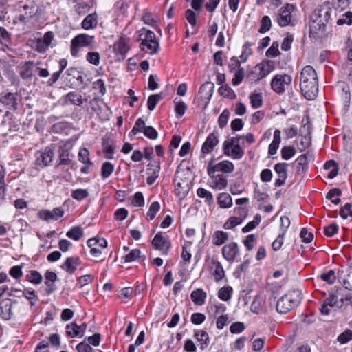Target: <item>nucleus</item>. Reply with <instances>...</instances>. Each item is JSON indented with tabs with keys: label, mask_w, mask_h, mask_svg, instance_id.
I'll return each mask as SVG.
<instances>
[{
	"label": "nucleus",
	"mask_w": 352,
	"mask_h": 352,
	"mask_svg": "<svg viewBox=\"0 0 352 352\" xmlns=\"http://www.w3.org/2000/svg\"><path fill=\"white\" fill-rule=\"evenodd\" d=\"M300 87L304 97L309 100L318 95V76L315 69L310 65L305 66L301 71Z\"/></svg>",
	"instance_id": "1"
},
{
	"label": "nucleus",
	"mask_w": 352,
	"mask_h": 352,
	"mask_svg": "<svg viewBox=\"0 0 352 352\" xmlns=\"http://www.w3.org/2000/svg\"><path fill=\"white\" fill-rule=\"evenodd\" d=\"M335 12L329 3H324L316 8L310 23V32L315 34L324 32L326 26Z\"/></svg>",
	"instance_id": "2"
},
{
	"label": "nucleus",
	"mask_w": 352,
	"mask_h": 352,
	"mask_svg": "<svg viewBox=\"0 0 352 352\" xmlns=\"http://www.w3.org/2000/svg\"><path fill=\"white\" fill-rule=\"evenodd\" d=\"M302 299V293L298 289L288 292L276 302V311L285 314L296 307Z\"/></svg>",
	"instance_id": "3"
},
{
	"label": "nucleus",
	"mask_w": 352,
	"mask_h": 352,
	"mask_svg": "<svg viewBox=\"0 0 352 352\" xmlns=\"http://www.w3.org/2000/svg\"><path fill=\"white\" fill-rule=\"evenodd\" d=\"M139 40L141 41L142 50L150 54H156L160 49V43L156 40L155 33L146 28H142L139 32Z\"/></svg>",
	"instance_id": "4"
},
{
	"label": "nucleus",
	"mask_w": 352,
	"mask_h": 352,
	"mask_svg": "<svg viewBox=\"0 0 352 352\" xmlns=\"http://www.w3.org/2000/svg\"><path fill=\"white\" fill-rule=\"evenodd\" d=\"M95 43L94 36L87 34H79L71 41V54L76 57L79 53V48L92 45Z\"/></svg>",
	"instance_id": "5"
},
{
	"label": "nucleus",
	"mask_w": 352,
	"mask_h": 352,
	"mask_svg": "<svg viewBox=\"0 0 352 352\" xmlns=\"http://www.w3.org/2000/svg\"><path fill=\"white\" fill-rule=\"evenodd\" d=\"M23 308L18 302L10 299L3 300L0 302V316L6 320H9L14 317V310H21Z\"/></svg>",
	"instance_id": "6"
},
{
	"label": "nucleus",
	"mask_w": 352,
	"mask_h": 352,
	"mask_svg": "<svg viewBox=\"0 0 352 352\" xmlns=\"http://www.w3.org/2000/svg\"><path fill=\"white\" fill-rule=\"evenodd\" d=\"M73 148V143L72 140H69L64 143V144L60 146L58 150V158L59 162L57 164V167L60 166H71L73 168L74 163H72V157L73 155L71 151Z\"/></svg>",
	"instance_id": "7"
},
{
	"label": "nucleus",
	"mask_w": 352,
	"mask_h": 352,
	"mask_svg": "<svg viewBox=\"0 0 352 352\" xmlns=\"http://www.w3.org/2000/svg\"><path fill=\"white\" fill-rule=\"evenodd\" d=\"M273 70V66L268 62H262L257 64L248 74V78L254 81H258L267 75Z\"/></svg>",
	"instance_id": "8"
},
{
	"label": "nucleus",
	"mask_w": 352,
	"mask_h": 352,
	"mask_svg": "<svg viewBox=\"0 0 352 352\" xmlns=\"http://www.w3.org/2000/svg\"><path fill=\"white\" fill-rule=\"evenodd\" d=\"M54 153L50 147L38 151L35 153V165L37 168H43L48 166L53 160Z\"/></svg>",
	"instance_id": "9"
},
{
	"label": "nucleus",
	"mask_w": 352,
	"mask_h": 352,
	"mask_svg": "<svg viewBox=\"0 0 352 352\" xmlns=\"http://www.w3.org/2000/svg\"><path fill=\"white\" fill-rule=\"evenodd\" d=\"M151 243L155 250L161 252L162 255H167L171 247V243L168 236L162 232H158L155 234Z\"/></svg>",
	"instance_id": "10"
},
{
	"label": "nucleus",
	"mask_w": 352,
	"mask_h": 352,
	"mask_svg": "<svg viewBox=\"0 0 352 352\" xmlns=\"http://www.w3.org/2000/svg\"><path fill=\"white\" fill-rule=\"evenodd\" d=\"M292 82V77L287 74L276 75L271 81L272 89L278 94L285 91V86Z\"/></svg>",
	"instance_id": "11"
},
{
	"label": "nucleus",
	"mask_w": 352,
	"mask_h": 352,
	"mask_svg": "<svg viewBox=\"0 0 352 352\" xmlns=\"http://www.w3.org/2000/svg\"><path fill=\"white\" fill-rule=\"evenodd\" d=\"M294 7L292 4L287 3L279 10L277 16V23L281 27L289 25L292 21V13Z\"/></svg>",
	"instance_id": "12"
},
{
	"label": "nucleus",
	"mask_w": 352,
	"mask_h": 352,
	"mask_svg": "<svg viewBox=\"0 0 352 352\" xmlns=\"http://www.w3.org/2000/svg\"><path fill=\"white\" fill-rule=\"evenodd\" d=\"M174 184L175 191L177 196L179 197V199L184 198L190 189L189 182L180 178L178 173L177 172L174 178Z\"/></svg>",
	"instance_id": "13"
},
{
	"label": "nucleus",
	"mask_w": 352,
	"mask_h": 352,
	"mask_svg": "<svg viewBox=\"0 0 352 352\" xmlns=\"http://www.w3.org/2000/svg\"><path fill=\"white\" fill-rule=\"evenodd\" d=\"M208 174L210 177V186L215 190H223L228 185V181L223 175H215V172L208 169Z\"/></svg>",
	"instance_id": "14"
},
{
	"label": "nucleus",
	"mask_w": 352,
	"mask_h": 352,
	"mask_svg": "<svg viewBox=\"0 0 352 352\" xmlns=\"http://www.w3.org/2000/svg\"><path fill=\"white\" fill-rule=\"evenodd\" d=\"M219 135L217 132H212L208 135L201 146V152L204 154H209L213 151L219 144Z\"/></svg>",
	"instance_id": "15"
},
{
	"label": "nucleus",
	"mask_w": 352,
	"mask_h": 352,
	"mask_svg": "<svg viewBox=\"0 0 352 352\" xmlns=\"http://www.w3.org/2000/svg\"><path fill=\"white\" fill-rule=\"evenodd\" d=\"M208 169L213 170L214 172H222L224 173H231L234 170V164L228 161L223 160L214 165H212V160H211L208 165Z\"/></svg>",
	"instance_id": "16"
},
{
	"label": "nucleus",
	"mask_w": 352,
	"mask_h": 352,
	"mask_svg": "<svg viewBox=\"0 0 352 352\" xmlns=\"http://www.w3.org/2000/svg\"><path fill=\"white\" fill-rule=\"evenodd\" d=\"M239 252L238 244L231 242L225 245L222 248L223 257L229 262H232Z\"/></svg>",
	"instance_id": "17"
},
{
	"label": "nucleus",
	"mask_w": 352,
	"mask_h": 352,
	"mask_svg": "<svg viewBox=\"0 0 352 352\" xmlns=\"http://www.w3.org/2000/svg\"><path fill=\"white\" fill-rule=\"evenodd\" d=\"M81 264V260L78 256H72L66 258L65 261L60 265L63 270L69 274H72Z\"/></svg>",
	"instance_id": "18"
},
{
	"label": "nucleus",
	"mask_w": 352,
	"mask_h": 352,
	"mask_svg": "<svg viewBox=\"0 0 352 352\" xmlns=\"http://www.w3.org/2000/svg\"><path fill=\"white\" fill-rule=\"evenodd\" d=\"M147 174L148 177L146 182L148 185H152L155 183L157 178L159 177L160 172V163L159 161H154L153 163H149L147 165Z\"/></svg>",
	"instance_id": "19"
},
{
	"label": "nucleus",
	"mask_w": 352,
	"mask_h": 352,
	"mask_svg": "<svg viewBox=\"0 0 352 352\" xmlns=\"http://www.w3.org/2000/svg\"><path fill=\"white\" fill-rule=\"evenodd\" d=\"M17 97V93L8 92L0 97V102L10 110H16L18 108Z\"/></svg>",
	"instance_id": "20"
},
{
	"label": "nucleus",
	"mask_w": 352,
	"mask_h": 352,
	"mask_svg": "<svg viewBox=\"0 0 352 352\" xmlns=\"http://www.w3.org/2000/svg\"><path fill=\"white\" fill-rule=\"evenodd\" d=\"M98 23V15L96 12L88 14L82 20L81 26L84 30H89L94 29Z\"/></svg>",
	"instance_id": "21"
},
{
	"label": "nucleus",
	"mask_w": 352,
	"mask_h": 352,
	"mask_svg": "<svg viewBox=\"0 0 352 352\" xmlns=\"http://www.w3.org/2000/svg\"><path fill=\"white\" fill-rule=\"evenodd\" d=\"M307 154L300 155L294 162V166L298 175H302L305 173L307 168Z\"/></svg>",
	"instance_id": "22"
},
{
	"label": "nucleus",
	"mask_w": 352,
	"mask_h": 352,
	"mask_svg": "<svg viewBox=\"0 0 352 352\" xmlns=\"http://www.w3.org/2000/svg\"><path fill=\"white\" fill-rule=\"evenodd\" d=\"M214 90V85L211 82H204L199 88V93L203 100L208 102L210 100Z\"/></svg>",
	"instance_id": "23"
},
{
	"label": "nucleus",
	"mask_w": 352,
	"mask_h": 352,
	"mask_svg": "<svg viewBox=\"0 0 352 352\" xmlns=\"http://www.w3.org/2000/svg\"><path fill=\"white\" fill-rule=\"evenodd\" d=\"M65 329L67 336L70 338L82 337L85 334V330L82 329V326L78 325L74 322L67 324Z\"/></svg>",
	"instance_id": "24"
},
{
	"label": "nucleus",
	"mask_w": 352,
	"mask_h": 352,
	"mask_svg": "<svg viewBox=\"0 0 352 352\" xmlns=\"http://www.w3.org/2000/svg\"><path fill=\"white\" fill-rule=\"evenodd\" d=\"M212 268L214 269L212 275L215 281L219 282L225 276V271L221 263L216 259L212 258L211 261Z\"/></svg>",
	"instance_id": "25"
},
{
	"label": "nucleus",
	"mask_w": 352,
	"mask_h": 352,
	"mask_svg": "<svg viewBox=\"0 0 352 352\" xmlns=\"http://www.w3.org/2000/svg\"><path fill=\"white\" fill-rule=\"evenodd\" d=\"M194 337L199 342L201 349L204 350L208 346L209 336L206 331H204V330L195 331Z\"/></svg>",
	"instance_id": "26"
},
{
	"label": "nucleus",
	"mask_w": 352,
	"mask_h": 352,
	"mask_svg": "<svg viewBox=\"0 0 352 352\" xmlns=\"http://www.w3.org/2000/svg\"><path fill=\"white\" fill-rule=\"evenodd\" d=\"M83 103L82 96L76 92H69L65 97L64 104H72L74 105L80 106Z\"/></svg>",
	"instance_id": "27"
},
{
	"label": "nucleus",
	"mask_w": 352,
	"mask_h": 352,
	"mask_svg": "<svg viewBox=\"0 0 352 352\" xmlns=\"http://www.w3.org/2000/svg\"><path fill=\"white\" fill-rule=\"evenodd\" d=\"M190 297L195 305H202L205 302L207 294L202 289H197L191 292Z\"/></svg>",
	"instance_id": "28"
},
{
	"label": "nucleus",
	"mask_w": 352,
	"mask_h": 352,
	"mask_svg": "<svg viewBox=\"0 0 352 352\" xmlns=\"http://www.w3.org/2000/svg\"><path fill=\"white\" fill-rule=\"evenodd\" d=\"M228 239V234L223 231H215L212 236V242L214 245H221Z\"/></svg>",
	"instance_id": "29"
},
{
	"label": "nucleus",
	"mask_w": 352,
	"mask_h": 352,
	"mask_svg": "<svg viewBox=\"0 0 352 352\" xmlns=\"http://www.w3.org/2000/svg\"><path fill=\"white\" fill-rule=\"evenodd\" d=\"M217 204L221 208H228L232 206V199L228 193L222 192L217 197Z\"/></svg>",
	"instance_id": "30"
},
{
	"label": "nucleus",
	"mask_w": 352,
	"mask_h": 352,
	"mask_svg": "<svg viewBox=\"0 0 352 352\" xmlns=\"http://www.w3.org/2000/svg\"><path fill=\"white\" fill-rule=\"evenodd\" d=\"M129 50V47L124 39H120L114 44V51L117 54H120L122 58Z\"/></svg>",
	"instance_id": "31"
},
{
	"label": "nucleus",
	"mask_w": 352,
	"mask_h": 352,
	"mask_svg": "<svg viewBox=\"0 0 352 352\" xmlns=\"http://www.w3.org/2000/svg\"><path fill=\"white\" fill-rule=\"evenodd\" d=\"M229 154H225L227 156H230L234 160H240L244 155V151L239 146L236 144L235 146H231L229 147Z\"/></svg>",
	"instance_id": "32"
},
{
	"label": "nucleus",
	"mask_w": 352,
	"mask_h": 352,
	"mask_svg": "<svg viewBox=\"0 0 352 352\" xmlns=\"http://www.w3.org/2000/svg\"><path fill=\"white\" fill-rule=\"evenodd\" d=\"M340 292L338 291H337L336 293H332L329 295V297L324 300V302L328 304L330 307H333L334 306L342 307V305H340Z\"/></svg>",
	"instance_id": "33"
},
{
	"label": "nucleus",
	"mask_w": 352,
	"mask_h": 352,
	"mask_svg": "<svg viewBox=\"0 0 352 352\" xmlns=\"http://www.w3.org/2000/svg\"><path fill=\"white\" fill-rule=\"evenodd\" d=\"M84 232L80 226H75L71 228L67 233L66 236L74 241H78L83 236Z\"/></svg>",
	"instance_id": "34"
},
{
	"label": "nucleus",
	"mask_w": 352,
	"mask_h": 352,
	"mask_svg": "<svg viewBox=\"0 0 352 352\" xmlns=\"http://www.w3.org/2000/svg\"><path fill=\"white\" fill-rule=\"evenodd\" d=\"M32 61L26 62L24 65L22 66L20 71V76L23 79L30 78L32 76Z\"/></svg>",
	"instance_id": "35"
},
{
	"label": "nucleus",
	"mask_w": 352,
	"mask_h": 352,
	"mask_svg": "<svg viewBox=\"0 0 352 352\" xmlns=\"http://www.w3.org/2000/svg\"><path fill=\"white\" fill-rule=\"evenodd\" d=\"M87 244L89 247L96 246L102 249L107 247V241L106 239L98 236L88 239Z\"/></svg>",
	"instance_id": "36"
},
{
	"label": "nucleus",
	"mask_w": 352,
	"mask_h": 352,
	"mask_svg": "<svg viewBox=\"0 0 352 352\" xmlns=\"http://www.w3.org/2000/svg\"><path fill=\"white\" fill-rule=\"evenodd\" d=\"M342 195V191L339 188H333L330 190L327 194V199H331V202L336 205L339 204L341 202V199L339 197Z\"/></svg>",
	"instance_id": "37"
},
{
	"label": "nucleus",
	"mask_w": 352,
	"mask_h": 352,
	"mask_svg": "<svg viewBox=\"0 0 352 352\" xmlns=\"http://www.w3.org/2000/svg\"><path fill=\"white\" fill-rule=\"evenodd\" d=\"M78 158L80 162L89 166H93V162L89 159V151L87 148H80L78 152Z\"/></svg>",
	"instance_id": "38"
},
{
	"label": "nucleus",
	"mask_w": 352,
	"mask_h": 352,
	"mask_svg": "<svg viewBox=\"0 0 352 352\" xmlns=\"http://www.w3.org/2000/svg\"><path fill=\"white\" fill-rule=\"evenodd\" d=\"M250 104L254 109H258L263 104V98L260 93H252L249 96Z\"/></svg>",
	"instance_id": "39"
},
{
	"label": "nucleus",
	"mask_w": 352,
	"mask_h": 352,
	"mask_svg": "<svg viewBox=\"0 0 352 352\" xmlns=\"http://www.w3.org/2000/svg\"><path fill=\"white\" fill-rule=\"evenodd\" d=\"M261 216L259 214H256L254 219L250 222H248L243 228L242 232L248 233L254 229L261 222Z\"/></svg>",
	"instance_id": "40"
},
{
	"label": "nucleus",
	"mask_w": 352,
	"mask_h": 352,
	"mask_svg": "<svg viewBox=\"0 0 352 352\" xmlns=\"http://www.w3.org/2000/svg\"><path fill=\"white\" fill-rule=\"evenodd\" d=\"M232 293V288L230 286H225L219 290L218 297L223 301H228L231 298Z\"/></svg>",
	"instance_id": "41"
},
{
	"label": "nucleus",
	"mask_w": 352,
	"mask_h": 352,
	"mask_svg": "<svg viewBox=\"0 0 352 352\" xmlns=\"http://www.w3.org/2000/svg\"><path fill=\"white\" fill-rule=\"evenodd\" d=\"M114 166L109 162H105L102 164L101 168V177L103 179L108 178L113 172Z\"/></svg>",
	"instance_id": "42"
},
{
	"label": "nucleus",
	"mask_w": 352,
	"mask_h": 352,
	"mask_svg": "<svg viewBox=\"0 0 352 352\" xmlns=\"http://www.w3.org/2000/svg\"><path fill=\"white\" fill-rule=\"evenodd\" d=\"M197 195L201 198L206 199V201L209 204H212L214 201L212 193L203 188H199L197 190Z\"/></svg>",
	"instance_id": "43"
},
{
	"label": "nucleus",
	"mask_w": 352,
	"mask_h": 352,
	"mask_svg": "<svg viewBox=\"0 0 352 352\" xmlns=\"http://www.w3.org/2000/svg\"><path fill=\"white\" fill-rule=\"evenodd\" d=\"M243 138V136L236 135L235 137L231 138L230 141H225L223 144V148L225 154H229V147L231 146H235L236 144H239V140Z\"/></svg>",
	"instance_id": "44"
},
{
	"label": "nucleus",
	"mask_w": 352,
	"mask_h": 352,
	"mask_svg": "<svg viewBox=\"0 0 352 352\" xmlns=\"http://www.w3.org/2000/svg\"><path fill=\"white\" fill-rule=\"evenodd\" d=\"M89 196V192L86 189H76L72 192L71 197L77 200L82 201V199H86Z\"/></svg>",
	"instance_id": "45"
},
{
	"label": "nucleus",
	"mask_w": 352,
	"mask_h": 352,
	"mask_svg": "<svg viewBox=\"0 0 352 352\" xmlns=\"http://www.w3.org/2000/svg\"><path fill=\"white\" fill-rule=\"evenodd\" d=\"M162 98L160 94L151 95L147 100L148 109L150 111H153L158 102Z\"/></svg>",
	"instance_id": "46"
},
{
	"label": "nucleus",
	"mask_w": 352,
	"mask_h": 352,
	"mask_svg": "<svg viewBox=\"0 0 352 352\" xmlns=\"http://www.w3.org/2000/svg\"><path fill=\"white\" fill-rule=\"evenodd\" d=\"M86 60L89 63L98 66L100 62V55L97 52H89L86 55Z\"/></svg>",
	"instance_id": "47"
},
{
	"label": "nucleus",
	"mask_w": 352,
	"mask_h": 352,
	"mask_svg": "<svg viewBox=\"0 0 352 352\" xmlns=\"http://www.w3.org/2000/svg\"><path fill=\"white\" fill-rule=\"evenodd\" d=\"M243 221V219L241 217H231L228 219V220L224 223L223 228L226 230L232 229L236 226L241 224Z\"/></svg>",
	"instance_id": "48"
},
{
	"label": "nucleus",
	"mask_w": 352,
	"mask_h": 352,
	"mask_svg": "<svg viewBox=\"0 0 352 352\" xmlns=\"http://www.w3.org/2000/svg\"><path fill=\"white\" fill-rule=\"evenodd\" d=\"M160 204L158 201H154L151 204L146 214L147 219L148 220H153L156 213L160 210Z\"/></svg>",
	"instance_id": "49"
},
{
	"label": "nucleus",
	"mask_w": 352,
	"mask_h": 352,
	"mask_svg": "<svg viewBox=\"0 0 352 352\" xmlns=\"http://www.w3.org/2000/svg\"><path fill=\"white\" fill-rule=\"evenodd\" d=\"M296 154V150L293 146H283L281 149V156L282 158L288 160L292 157H294Z\"/></svg>",
	"instance_id": "50"
},
{
	"label": "nucleus",
	"mask_w": 352,
	"mask_h": 352,
	"mask_svg": "<svg viewBox=\"0 0 352 352\" xmlns=\"http://www.w3.org/2000/svg\"><path fill=\"white\" fill-rule=\"evenodd\" d=\"M272 27V21L268 16H263L261 19V24L259 28V32L261 34H264L266 32L269 31Z\"/></svg>",
	"instance_id": "51"
},
{
	"label": "nucleus",
	"mask_w": 352,
	"mask_h": 352,
	"mask_svg": "<svg viewBox=\"0 0 352 352\" xmlns=\"http://www.w3.org/2000/svg\"><path fill=\"white\" fill-rule=\"evenodd\" d=\"M287 166L288 164L283 162V163H278L275 164L274 166V170L276 174L278 175L279 177H287Z\"/></svg>",
	"instance_id": "52"
},
{
	"label": "nucleus",
	"mask_w": 352,
	"mask_h": 352,
	"mask_svg": "<svg viewBox=\"0 0 352 352\" xmlns=\"http://www.w3.org/2000/svg\"><path fill=\"white\" fill-rule=\"evenodd\" d=\"M245 72L243 67L239 68L235 71L234 77L232 80V84L234 86L239 85L243 80Z\"/></svg>",
	"instance_id": "53"
},
{
	"label": "nucleus",
	"mask_w": 352,
	"mask_h": 352,
	"mask_svg": "<svg viewBox=\"0 0 352 352\" xmlns=\"http://www.w3.org/2000/svg\"><path fill=\"white\" fill-rule=\"evenodd\" d=\"M251 46L252 45L249 42H245V44L243 45V51L240 56V58L242 63H245L248 60L249 56L252 54V51L251 49Z\"/></svg>",
	"instance_id": "54"
},
{
	"label": "nucleus",
	"mask_w": 352,
	"mask_h": 352,
	"mask_svg": "<svg viewBox=\"0 0 352 352\" xmlns=\"http://www.w3.org/2000/svg\"><path fill=\"white\" fill-rule=\"evenodd\" d=\"M337 24L338 25H350L352 24V12L347 11L337 21Z\"/></svg>",
	"instance_id": "55"
},
{
	"label": "nucleus",
	"mask_w": 352,
	"mask_h": 352,
	"mask_svg": "<svg viewBox=\"0 0 352 352\" xmlns=\"http://www.w3.org/2000/svg\"><path fill=\"white\" fill-rule=\"evenodd\" d=\"M26 277L30 282L34 284H40L43 280L41 274L36 270L31 271Z\"/></svg>",
	"instance_id": "56"
},
{
	"label": "nucleus",
	"mask_w": 352,
	"mask_h": 352,
	"mask_svg": "<svg viewBox=\"0 0 352 352\" xmlns=\"http://www.w3.org/2000/svg\"><path fill=\"white\" fill-rule=\"evenodd\" d=\"M340 215L344 219H346L349 217H352V204L346 203L340 209Z\"/></svg>",
	"instance_id": "57"
},
{
	"label": "nucleus",
	"mask_w": 352,
	"mask_h": 352,
	"mask_svg": "<svg viewBox=\"0 0 352 352\" xmlns=\"http://www.w3.org/2000/svg\"><path fill=\"white\" fill-rule=\"evenodd\" d=\"M320 278L322 280L326 283L332 285L335 283L336 277L335 275V271L333 270H329L327 273H323L320 275Z\"/></svg>",
	"instance_id": "58"
},
{
	"label": "nucleus",
	"mask_w": 352,
	"mask_h": 352,
	"mask_svg": "<svg viewBox=\"0 0 352 352\" xmlns=\"http://www.w3.org/2000/svg\"><path fill=\"white\" fill-rule=\"evenodd\" d=\"M230 116V111L228 109H224L222 113L219 115L218 119L219 126L221 129L225 127L228 122Z\"/></svg>",
	"instance_id": "59"
},
{
	"label": "nucleus",
	"mask_w": 352,
	"mask_h": 352,
	"mask_svg": "<svg viewBox=\"0 0 352 352\" xmlns=\"http://www.w3.org/2000/svg\"><path fill=\"white\" fill-rule=\"evenodd\" d=\"M340 344H346L352 340V330L346 329L340 333L337 338Z\"/></svg>",
	"instance_id": "60"
},
{
	"label": "nucleus",
	"mask_w": 352,
	"mask_h": 352,
	"mask_svg": "<svg viewBox=\"0 0 352 352\" xmlns=\"http://www.w3.org/2000/svg\"><path fill=\"white\" fill-rule=\"evenodd\" d=\"M141 251L139 249H133L130 252L124 256V261L126 263H131L136 261L140 258Z\"/></svg>",
	"instance_id": "61"
},
{
	"label": "nucleus",
	"mask_w": 352,
	"mask_h": 352,
	"mask_svg": "<svg viewBox=\"0 0 352 352\" xmlns=\"http://www.w3.org/2000/svg\"><path fill=\"white\" fill-rule=\"evenodd\" d=\"M187 109L186 104L183 101L175 102V112L177 118H181Z\"/></svg>",
	"instance_id": "62"
},
{
	"label": "nucleus",
	"mask_w": 352,
	"mask_h": 352,
	"mask_svg": "<svg viewBox=\"0 0 352 352\" xmlns=\"http://www.w3.org/2000/svg\"><path fill=\"white\" fill-rule=\"evenodd\" d=\"M343 285L346 289L352 290V268L346 270V274L343 278Z\"/></svg>",
	"instance_id": "63"
},
{
	"label": "nucleus",
	"mask_w": 352,
	"mask_h": 352,
	"mask_svg": "<svg viewBox=\"0 0 352 352\" xmlns=\"http://www.w3.org/2000/svg\"><path fill=\"white\" fill-rule=\"evenodd\" d=\"M338 231V226L335 223H331L330 225L324 228V233L325 236L331 237L335 235Z\"/></svg>",
	"instance_id": "64"
}]
</instances>
